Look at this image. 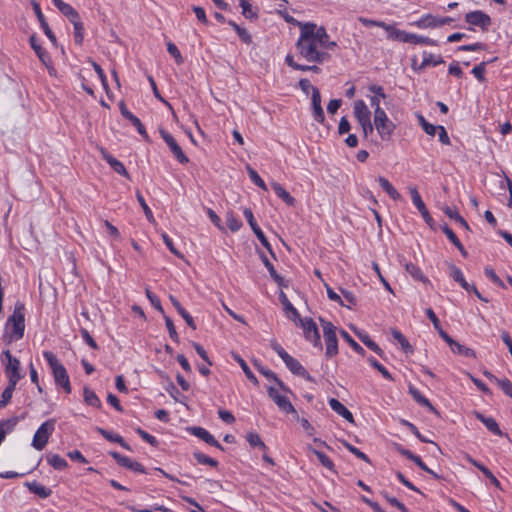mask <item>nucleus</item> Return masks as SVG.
Listing matches in <instances>:
<instances>
[{
    "label": "nucleus",
    "instance_id": "56",
    "mask_svg": "<svg viewBox=\"0 0 512 512\" xmlns=\"http://www.w3.org/2000/svg\"><path fill=\"white\" fill-rule=\"evenodd\" d=\"M136 433L144 440L146 441L147 443H149L151 446L153 447H157L159 442L158 440L151 434H149L148 432H146L145 430H143L142 428L138 427L136 429Z\"/></svg>",
    "mask_w": 512,
    "mask_h": 512
},
{
    "label": "nucleus",
    "instance_id": "10",
    "mask_svg": "<svg viewBox=\"0 0 512 512\" xmlns=\"http://www.w3.org/2000/svg\"><path fill=\"white\" fill-rule=\"evenodd\" d=\"M465 21L471 26L479 27L483 32L488 31L492 24L491 17L481 10L466 13Z\"/></svg>",
    "mask_w": 512,
    "mask_h": 512
},
{
    "label": "nucleus",
    "instance_id": "1",
    "mask_svg": "<svg viewBox=\"0 0 512 512\" xmlns=\"http://www.w3.org/2000/svg\"><path fill=\"white\" fill-rule=\"evenodd\" d=\"M295 46L299 55L308 62L323 64L331 58L327 51L319 47V41L313 38L312 31L302 30Z\"/></svg>",
    "mask_w": 512,
    "mask_h": 512
},
{
    "label": "nucleus",
    "instance_id": "53",
    "mask_svg": "<svg viewBox=\"0 0 512 512\" xmlns=\"http://www.w3.org/2000/svg\"><path fill=\"white\" fill-rule=\"evenodd\" d=\"M247 172H248V175L251 179V181L256 185L258 186L259 188H261L262 190L264 191H267V185L265 184V182L262 180V178L259 176V174L253 169L251 168L250 166H247Z\"/></svg>",
    "mask_w": 512,
    "mask_h": 512
},
{
    "label": "nucleus",
    "instance_id": "22",
    "mask_svg": "<svg viewBox=\"0 0 512 512\" xmlns=\"http://www.w3.org/2000/svg\"><path fill=\"white\" fill-rule=\"evenodd\" d=\"M302 30L312 31L313 38L319 42H324L326 41V38H329L326 28L324 26H317V24L314 22H305Z\"/></svg>",
    "mask_w": 512,
    "mask_h": 512
},
{
    "label": "nucleus",
    "instance_id": "24",
    "mask_svg": "<svg viewBox=\"0 0 512 512\" xmlns=\"http://www.w3.org/2000/svg\"><path fill=\"white\" fill-rule=\"evenodd\" d=\"M95 430L101 434L106 440L114 443H118L121 447L126 450H131L130 445L124 440L122 436L116 433H112L104 428L96 427Z\"/></svg>",
    "mask_w": 512,
    "mask_h": 512
},
{
    "label": "nucleus",
    "instance_id": "48",
    "mask_svg": "<svg viewBox=\"0 0 512 512\" xmlns=\"http://www.w3.org/2000/svg\"><path fill=\"white\" fill-rule=\"evenodd\" d=\"M442 63H444L442 56L439 55L438 57H435L431 53L424 52L423 53V61H422L420 68L426 67L428 65L437 66Z\"/></svg>",
    "mask_w": 512,
    "mask_h": 512
},
{
    "label": "nucleus",
    "instance_id": "18",
    "mask_svg": "<svg viewBox=\"0 0 512 512\" xmlns=\"http://www.w3.org/2000/svg\"><path fill=\"white\" fill-rule=\"evenodd\" d=\"M473 414H474L475 418L478 419L479 421H481L490 432H492L493 434H495L497 436H505L508 438V434H504L501 431L498 423L496 422V420L494 418L486 417L478 411H474Z\"/></svg>",
    "mask_w": 512,
    "mask_h": 512
},
{
    "label": "nucleus",
    "instance_id": "26",
    "mask_svg": "<svg viewBox=\"0 0 512 512\" xmlns=\"http://www.w3.org/2000/svg\"><path fill=\"white\" fill-rule=\"evenodd\" d=\"M260 258H261L264 266L267 268L271 278L278 284V286L287 287V284L285 283L284 278L277 273L273 264L269 261L267 256L264 253H261Z\"/></svg>",
    "mask_w": 512,
    "mask_h": 512
},
{
    "label": "nucleus",
    "instance_id": "23",
    "mask_svg": "<svg viewBox=\"0 0 512 512\" xmlns=\"http://www.w3.org/2000/svg\"><path fill=\"white\" fill-rule=\"evenodd\" d=\"M328 403H329L330 408L334 412H336L337 414L342 416L344 419H346L350 423H354L353 414L340 401H338L335 398H330Z\"/></svg>",
    "mask_w": 512,
    "mask_h": 512
},
{
    "label": "nucleus",
    "instance_id": "51",
    "mask_svg": "<svg viewBox=\"0 0 512 512\" xmlns=\"http://www.w3.org/2000/svg\"><path fill=\"white\" fill-rule=\"evenodd\" d=\"M226 224L228 226V228L232 231V232H236L238 231L241 227H242V221L239 220L234 214L233 212H227L226 214Z\"/></svg>",
    "mask_w": 512,
    "mask_h": 512
},
{
    "label": "nucleus",
    "instance_id": "12",
    "mask_svg": "<svg viewBox=\"0 0 512 512\" xmlns=\"http://www.w3.org/2000/svg\"><path fill=\"white\" fill-rule=\"evenodd\" d=\"M160 134L164 142L168 145L174 157L181 163L186 164L189 162L188 157L184 154L181 147L176 142L175 138L166 130L160 129Z\"/></svg>",
    "mask_w": 512,
    "mask_h": 512
},
{
    "label": "nucleus",
    "instance_id": "62",
    "mask_svg": "<svg viewBox=\"0 0 512 512\" xmlns=\"http://www.w3.org/2000/svg\"><path fill=\"white\" fill-rule=\"evenodd\" d=\"M146 296L149 299L151 305L156 310H158L159 312H161L164 315V310H163V307L161 305L159 298L153 292H151L149 289H146Z\"/></svg>",
    "mask_w": 512,
    "mask_h": 512
},
{
    "label": "nucleus",
    "instance_id": "8",
    "mask_svg": "<svg viewBox=\"0 0 512 512\" xmlns=\"http://www.w3.org/2000/svg\"><path fill=\"white\" fill-rule=\"evenodd\" d=\"M447 265H448V268L450 270V276L453 278V280L455 282H457L464 290H466L467 292H472L475 294V296L483 301V302H488L489 300L487 298H485L479 291L478 289L476 288L475 285H471L469 284L462 271L456 266L454 265L453 263H450V262H447Z\"/></svg>",
    "mask_w": 512,
    "mask_h": 512
},
{
    "label": "nucleus",
    "instance_id": "21",
    "mask_svg": "<svg viewBox=\"0 0 512 512\" xmlns=\"http://www.w3.org/2000/svg\"><path fill=\"white\" fill-rule=\"evenodd\" d=\"M354 116L359 124L371 120V112L363 100H356L354 102Z\"/></svg>",
    "mask_w": 512,
    "mask_h": 512
},
{
    "label": "nucleus",
    "instance_id": "43",
    "mask_svg": "<svg viewBox=\"0 0 512 512\" xmlns=\"http://www.w3.org/2000/svg\"><path fill=\"white\" fill-rule=\"evenodd\" d=\"M310 451L317 457V459L319 460V462L327 469L331 470V471H335L334 468V463L333 461L326 455L324 454L323 452L319 451V450H316L314 448H309Z\"/></svg>",
    "mask_w": 512,
    "mask_h": 512
},
{
    "label": "nucleus",
    "instance_id": "58",
    "mask_svg": "<svg viewBox=\"0 0 512 512\" xmlns=\"http://www.w3.org/2000/svg\"><path fill=\"white\" fill-rule=\"evenodd\" d=\"M164 316V319H165V324H166V327H167V330L169 332V336L170 338L178 343L179 342V336H178V333L175 329V326H174V323L172 321V319L166 315H163Z\"/></svg>",
    "mask_w": 512,
    "mask_h": 512
},
{
    "label": "nucleus",
    "instance_id": "49",
    "mask_svg": "<svg viewBox=\"0 0 512 512\" xmlns=\"http://www.w3.org/2000/svg\"><path fill=\"white\" fill-rule=\"evenodd\" d=\"M340 334L341 336L343 337V339L351 346V348L358 354L360 355H364L365 354V350L363 349L362 346H360L351 336L348 332H346L345 330H341L340 331Z\"/></svg>",
    "mask_w": 512,
    "mask_h": 512
},
{
    "label": "nucleus",
    "instance_id": "63",
    "mask_svg": "<svg viewBox=\"0 0 512 512\" xmlns=\"http://www.w3.org/2000/svg\"><path fill=\"white\" fill-rule=\"evenodd\" d=\"M80 334L83 338V340L85 341V343L91 347L92 349L94 350H97L99 347H98V344L96 343V341L92 338V336L90 335V333L88 332V330L86 328H80Z\"/></svg>",
    "mask_w": 512,
    "mask_h": 512
},
{
    "label": "nucleus",
    "instance_id": "15",
    "mask_svg": "<svg viewBox=\"0 0 512 512\" xmlns=\"http://www.w3.org/2000/svg\"><path fill=\"white\" fill-rule=\"evenodd\" d=\"M188 430L190 431V433L192 435L200 438L207 444H209L213 447H216L222 451L224 450V447L206 429H204L202 427L194 426V427H190Z\"/></svg>",
    "mask_w": 512,
    "mask_h": 512
},
{
    "label": "nucleus",
    "instance_id": "57",
    "mask_svg": "<svg viewBox=\"0 0 512 512\" xmlns=\"http://www.w3.org/2000/svg\"><path fill=\"white\" fill-rule=\"evenodd\" d=\"M167 51L170 55H172L175 59V62L180 65L184 62V59L179 51V49L177 48V46L172 43V42H168L167 44Z\"/></svg>",
    "mask_w": 512,
    "mask_h": 512
},
{
    "label": "nucleus",
    "instance_id": "5",
    "mask_svg": "<svg viewBox=\"0 0 512 512\" xmlns=\"http://www.w3.org/2000/svg\"><path fill=\"white\" fill-rule=\"evenodd\" d=\"M319 321L323 328V337L326 344L325 355L327 358H331L338 354V340L336 335V327L329 321H326L322 317Z\"/></svg>",
    "mask_w": 512,
    "mask_h": 512
},
{
    "label": "nucleus",
    "instance_id": "47",
    "mask_svg": "<svg viewBox=\"0 0 512 512\" xmlns=\"http://www.w3.org/2000/svg\"><path fill=\"white\" fill-rule=\"evenodd\" d=\"M402 424L405 425L421 442L423 443H432L436 446L438 450H440V447L438 444L434 443L433 441L427 439L424 437L418 430V428L411 422L407 420H402Z\"/></svg>",
    "mask_w": 512,
    "mask_h": 512
},
{
    "label": "nucleus",
    "instance_id": "38",
    "mask_svg": "<svg viewBox=\"0 0 512 512\" xmlns=\"http://www.w3.org/2000/svg\"><path fill=\"white\" fill-rule=\"evenodd\" d=\"M47 462L56 470H63L68 467L67 461L58 454H48Z\"/></svg>",
    "mask_w": 512,
    "mask_h": 512
},
{
    "label": "nucleus",
    "instance_id": "31",
    "mask_svg": "<svg viewBox=\"0 0 512 512\" xmlns=\"http://www.w3.org/2000/svg\"><path fill=\"white\" fill-rule=\"evenodd\" d=\"M271 187L276 195L281 198L288 206H294L295 198L292 197L279 183L271 182Z\"/></svg>",
    "mask_w": 512,
    "mask_h": 512
},
{
    "label": "nucleus",
    "instance_id": "11",
    "mask_svg": "<svg viewBox=\"0 0 512 512\" xmlns=\"http://www.w3.org/2000/svg\"><path fill=\"white\" fill-rule=\"evenodd\" d=\"M267 394L282 412L293 415L297 413L291 401L286 396L281 395L275 387H267Z\"/></svg>",
    "mask_w": 512,
    "mask_h": 512
},
{
    "label": "nucleus",
    "instance_id": "14",
    "mask_svg": "<svg viewBox=\"0 0 512 512\" xmlns=\"http://www.w3.org/2000/svg\"><path fill=\"white\" fill-rule=\"evenodd\" d=\"M283 362L294 375L300 376L306 379L309 382L315 383V379L307 372V370L302 366V364L291 355L287 356Z\"/></svg>",
    "mask_w": 512,
    "mask_h": 512
},
{
    "label": "nucleus",
    "instance_id": "16",
    "mask_svg": "<svg viewBox=\"0 0 512 512\" xmlns=\"http://www.w3.org/2000/svg\"><path fill=\"white\" fill-rule=\"evenodd\" d=\"M374 126L383 141H389L396 129V125L389 118L375 123Z\"/></svg>",
    "mask_w": 512,
    "mask_h": 512
},
{
    "label": "nucleus",
    "instance_id": "59",
    "mask_svg": "<svg viewBox=\"0 0 512 512\" xmlns=\"http://www.w3.org/2000/svg\"><path fill=\"white\" fill-rule=\"evenodd\" d=\"M278 14L285 20V22L289 23V24H292L294 26H297L299 27L300 29V32L302 31V27L303 25H305V22H300L298 21L297 19H295L294 17H292L291 15H289L286 10L282 11L281 9H279L278 11Z\"/></svg>",
    "mask_w": 512,
    "mask_h": 512
},
{
    "label": "nucleus",
    "instance_id": "42",
    "mask_svg": "<svg viewBox=\"0 0 512 512\" xmlns=\"http://www.w3.org/2000/svg\"><path fill=\"white\" fill-rule=\"evenodd\" d=\"M234 359L238 362V364L240 365V367L242 368L245 376L254 384V385H258L259 382H258V379L256 378V376L253 374V372L251 371V369L249 368V366L247 365V363L245 362V360L243 358H241L239 355H234Z\"/></svg>",
    "mask_w": 512,
    "mask_h": 512
},
{
    "label": "nucleus",
    "instance_id": "41",
    "mask_svg": "<svg viewBox=\"0 0 512 512\" xmlns=\"http://www.w3.org/2000/svg\"><path fill=\"white\" fill-rule=\"evenodd\" d=\"M443 212L447 217L455 220L465 229H467V230L469 229V225H468L467 221L458 213V211L456 209H453L449 206H445L443 208Z\"/></svg>",
    "mask_w": 512,
    "mask_h": 512
},
{
    "label": "nucleus",
    "instance_id": "36",
    "mask_svg": "<svg viewBox=\"0 0 512 512\" xmlns=\"http://www.w3.org/2000/svg\"><path fill=\"white\" fill-rule=\"evenodd\" d=\"M415 24L422 29L439 27L438 17L432 14L422 16Z\"/></svg>",
    "mask_w": 512,
    "mask_h": 512
},
{
    "label": "nucleus",
    "instance_id": "13",
    "mask_svg": "<svg viewBox=\"0 0 512 512\" xmlns=\"http://www.w3.org/2000/svg\"><path fill=\"white\" fill-rule=\"evenodd\" d=\"M409 192L411 195V199L413 204L416 206L418 211L420 212L421 216L423 217L424 221L427 225L430 226V228H434V220L431 217L425 203L423 202L418 190L416 187H410Z\"/></svg>",
    "mask_w": 512,
    "mask_h": 512
},
{
    "label": "nucleus",
    "instance_id": "60",
    "mask_svg": "<svg viewBox=\"0 0 512 512\" xmlns=\"http://www.w3.org/2000/svg\"><path fill=\"white\" fill-rule=\"evenodd\" d=\"M52 2L65 17L68 14H72L74 10L70 4L65 3L63 0H52Z\"/></svg>",
    "mask_w": 512,
    "mask_h": 512
},
{
    "label": "nucleus",
    "instance_id": "27",
    "mask_svg": "<svg viewBox=\"0 0 512 512\" xmlns=\"http://www.w3.org/2000/svg\"><path fill=\"white\" fill-rule=\"evenodd\" d=\"M25 486L31 493L38 495L42 499H46L52 494V490L50 488L45 487L37 481L26 482Z\"/></svg>",
    "mask_w": 512,
    "mask_h": 512
},
{
    "label": "nucleus",
    "instance_id": "17",
    "mask_svg": "<svg viewBox=\"0 0 512 512\" xmlns=\"http://www.w3.org/2000/svg\"><path fill=\"white\" fill-rule=\"evenodd\" d=\"M254 364L257 370L268 380H273L282 392L293 394L292 390L288 386H286L284 382L281 379H279V377L272 370L265 368L264 366L258 364L257 362H255Z\"/></svg>",
    "mask_w": 512,
    "mask_h": 512
},
{
    "label": "nucleus",
    "instance_id": "3",
    "mask_svg": "<svg viewBox=\"0 0 512 512\" xmlns=\"http://www.w3.org/2000/svg\"><path fill=\"white\" fill-rule=\"evenodd\" d=\"M43 356L52 370L56 385L61 386L66 393H71L69 375L63 364L50 351H44Z\"/></svg>",
    "mask_w": 512,
    "mask_h": 512
},
{
    "label": "nucleus",
    "instance_id": "39",
    "mask_svg": "<svg viewBox=\"0 0 512 512\" xmlns=\"http://www.w3.org/2000/svg\"><path fill=\"white\" fill-rule=\"evenodd\" d=\"M450 348H451L452 352L455 354H459V355H462L465 357L476 358V352L472 348L461 345L456 340L450 346Z\"/></svg>",
    "mask_w": 512,
    "mask_h": 512
},
{
    "label": "nucleus",
    "instance_id": "6",
    "mask_svg": "<svg viewBox=\"0 0 512 512\" xmlns=\"http://www.w3.org/2000/svg\"><path fill=\"white\" fill-rule=\"evenodd\" d=\"M387 37L391 40H396L403 43L422 44L429 46L438 45V42L434 39L421 35H416L413 33H408L404 30H400L397 28H395V30L392 31V34L387 35Z\"/></svg>",
    "mask_w": 512,
    "mask_h": 512
},
{
    "label": "nucleus",
    "instance_id": "54",
    "mask_svg": "<svg viewBox=\"0 0 512 512\" xmlns=\"http://www.w3.org/2000/svg\"><path fill=\"white\" fill-rule=\"evenodd\" d=\"M381 495L385 498V500L392 506L398 508L401 512H409L407 507L400 502L396 497L390 496L387 492H381Z\"/></svg>",
    "mask_w": 512,
    "mask_h": 512
},
{
    "label": "nucleus",
    "instance_id": "4",
    "mask_svg": "<svg viewBox=\"0 0 512 512\" xmlns=\"http://www.w3.org/2000/svg\"><path fill=\"white\" fill-rule=\"evenodd\" d=\"M55 425L56 419L54 418L48 419L45 422H43L36 430L33 436L31 443L32 447L39 451L43 450L46 447L50 436L53 434L55 430Z\"/></svg>",
    "mask_w": 512,
    "mask_h": 512
},
{
    "label": "nucleus",
    "instance_id": "34",
    "mask_svg": "<svg viewBox=\"0 0 512 512\" xmlns=\"http://www.w3.org/2000/svg\"><path fill=\"white\" fill-rule=\"evenodd\" d=\"M391 335L393 336V338L400 344L402 350L406 353V354H412L414 352V349L413 347L411 346V344L408 342V340L406 339V337L397 329H392L391 330Z\"/></svg>",
    "mask_w": 512,
    "mask_h": 512
},
{
    "label": "nucleus",
    "instance_id": "28",
    "mask_svg": "<svg viewBox=\"0 0 512 512\" xmlns=\"http://www.w3.org/2000/svg\"><path fill=\"white\" fill-rule=\"evenodd\" d=\"M31 48L34 50L36 55L38 56L39 60L47 65L48 62H50V56L49 54L41 47L40 44L37 42V38L35 34H32L29 39Z\"/></svg>",
    "mask_w": 512,
    "mask_h": 512
},
{
    "label": "nucleus",
    "instance_id": "61",
    "mask_svg": "<svg viewBox=\"0 0 512 512\" xmlns=\"http://www.w3.org/2000/svg\"><path fill=\"white\" fill-rule=\"evenodd\" d=\"M74 27V42L77 45H82L84 39V25L83 23H75Z\"/></svg>",
    "mask_w": 512,
    "mask_h": 512
},
{
    "label": "nucleus",
    "instance_id": "9",
    "mask_svg": "<svg viewBox=\"0 0 512 512\" xmlns=\"http://www.w3.org/2000/svg\"><path fill=\"white\" fill-rule=\"evenodd\" d=\"M243 214H244L248 224L250 225L252 231L256 235L257 239L268 250V252L271 254V256L275 258V253H274L269 241L267 240L265 234L263 233L261 228L258 226V224L254 218L252 210L250 208H245L243 210Z\"/></svg>",
    "mask_w": 512,
    "mask_h": 512
},
{
    "label": "nucleus",
    "instance_id": "37",
    "mask_svg": "<svg viewBox=\"0 0 512 512\" xmlns=\"http://www.w3.org/2000/svg\"><path fill=\"white\" fill-rule=\"evenodd\" d=\"M83 397L84 401L87 405L100 408L101 407V401L98 398V396L95 394L93 390H91L89 387H84L83 389Z\"/></svg>",
    "mask_w": 512,
    "mask_h": 512
},
{
    "label": "nucleus",
    "instance_id": "50",
    "mask_svg": "<svg viewBox=\"0 0 512 512\" xmlns=\"http://www.w3.org/2000/svg\"><path fill=\"white\" fill-rule=\"evenodd\" d=\"M136 198H137V201L139 202L140 206L142 207L147 220L149 222L153 223L155 221L153 213H152L151 209L149 208V206L147 205L143 195L141 194V192L139 190L136 192Z\"/></svg>",
    "mask_w": 512,
    "mask_h": 512
},
{
    "label": "nucleus",
    "instance_id": "45",
    "mask_svg": "<svg viewBox=\"0 0 512 512\" xmlns=\"http://www.w3.org/2000/svg\"><path fill=\"white\" fill-rule=\"evenodd\" d=\"M193 457L196 459V461L199 464H202V465H209L211 467H217L219 465L217 460L205 455L204 453H202L200 451H195L193 453Z\"/></svg>",
    "mask_w": 512,
    "mask_h": 512
},
{
    "label": "nucleus",
    "instance_id": "44",
    "mask_svg": "<svg viewBox=\"0 0 512 512\" xmlns=\"http://www.w3.org/2000/svg\"><path fill=\"white\" fill-rule=\"evenodd\" d=\"M16 385V383L8 382L7 387L4 389L1 395L0 409L4 408L11 401Z\"/></svg>",
    "mask_w": 512,
    "mask_h": 512
},
{
    "label": "nucleus",
    "instance_id": "32",
    "mask_svg": "<svg viewBox=\"0 0 512 512\" xmlns=\"http://www.w3.org/2000/svg\"><path fill=\"white\" fill-rule=\"evenodd\" d=\"M239 5L242 8V15L249 20L258 19V8H253L249 0H239Z\"/></svg>",
    "mask_w": 512,
    "mask_h": 512
},
{
    "label": "nucleus",
    "instance_id": "20",
    "mask_svg": "<svg viewBox=\"0 0 512 512\" xmlns=\"http://www.w3.org/2000/svg\"><path fill=\"white\" fill-rule=\"evenodd\" d=\"M5 374L9 382L18 383L22 378L20 374V361L15 358L5 364Z\"/></svg>",
    "mask_w": 512,
    "mask_h": 512
},
{
    "label": "nucleus",
    "instance_id": "52",
    "mask_svg": "<svg viewBox=\"0 0 512 512\" xmlns=\"http://www.w3.org/2000/svg\"><path fill=\"white\" fill-rule=\"evenodd\" d=\"M368 362L370 363V365L373 368L378 370L385 379L390 380V381L394 380L391 373L381 363H379L374 357H369Z\"/></svg>",
    "mask_w": 512,
    "mask_h": 512
},
{
    "label": "nucleus",
    "instance_id": "55",
    "mask_svg": "<svg viewBox=\"0 0 512 512\" xmlns=\"http://www.w3.org/2000/svg\"><path fill=\"white\" fill-rule=\"evenodd\" d=\"M343 445L346 447V449L351 452L353 455H355L357 458L367 462V463H370V459L369 457L363 453L362 451H360L358 448L354 447L353 445H351L349 442L347 441H343Z\"/></svg>",
    "mask_w": 512,
    "mask_h": 512
},
{
    "label": "nucleus",
    "instance_id": "7",
    "mask_svg": "<svg viewBox=\"0 0 512 512\" xmlns=\"http://www.w3.org/2000/svg\"><path fill=\"white\" fill-rule=\"evenodd\" d=\"M298 325L303 329L305 339L311 342L314 347L322 349L320 333L315 321L310 317L299 318Z\"/></svg>",
    "mask_w": 512,
    "mask_h": 512
},
{
    "label": "nucleus",
    "instance_id": "30",
    "mask_svg": "<svg viewBox=\"0 0 512 512\" xmlns=\"http://www.w3.org/2000/svg\"><path fill=\"white\" fill-rule=\"evenodd\" d=\"M17 423V417L0 421V444L5 440L6 435L14 430Z\"/></svg>",
    "mask_w": 512,
    "mask_h": 512
},
{
    "label": "nucleus",
    "instance_id": "46",
    "mask_svg": "<svg viewBox=\"0 0 512 512\" xmlns=\"http://www.w3.org/2000/svg\"><path fill=\"white\" fill-rule=\"evenodd\" d=\"M497 60V57H494L492 58L491 60L487 61V62H481L479 65H476L473 69H472V74L480 81V82H484L485 81V68H486V65L488 63H493Z\"/></svg>",
    "mask_w": 512,
    "mask_h": 512
},
{
    "label": "nucleus",
    "instance_id": "33",
    "mask_svg": "<svg viewBox=\"0 0 512 512\" xmlns=\"http://www.w3.org/2000/svg\"><path fill=\"white\" fill-rule=\"evenodd\" d=\"M356 335L363 342V344H365L369 349H371L373 352H375L380 357L383 356V354H384L383 350L379 347V345L375 341H373L369 337L368 334L356 331Z\"/></svg>",
    "mask_w": 512,
    "mask_h": 512
},
{
    "label": "nucleus",
    "instance_id": "35",
    "mask_svg": "<svg viewBox=\"0 0 512 512\" xmlns=\"http://www.w3.org/2000/svg\"><path fill=\"white\" fill-rule=\"evenodd\" d=\"M358 20L366 27L377 26L383 28L388 33V35L392 34V31L395 30V27L393 25L387 24L383 21L372 20L364 17H359Z\"/></svg>",
    "mask_w": 512,
    "mask_h": 512
},
{
    "label": "nucleus",
    "instance_id": "25",
    "mask_svg": "<svg viewBox=\"0 0 512 512\" xmlns=\"http://www.w3.org/2000/svg\"><path fill=\"white\" fill-rule=\"evenodd\" d=\"M169 299L172 303V305L175 307L177 312L181 315V317L185 320L186 324L192 328L193 330H196V324L194 322L193 317L182 307L180 302L174 297L173 295L169 296Z\"/></svg>",
    "mask_w": 512,
    "mask_h": 512
},
{
    "label": "nucleus",
    "instance_id": "64",
    "mask_svg": "<svg viewBox=\"0 0 512 512\" xmlns=\"http://www.w3.org/2000/svg\"><path fill=\"white\" fill-rule=\"evenodd\" d=\"M498 386L507 396L512 398V382L509 379H501V381H498Z\"/></svg>",
    "mask_w": 512,
    "mask_h": 512
},
{
    "label": "nucleus",
    "instance_id": "19",
    "mask_svg": "<svg viewBox=\"0 0 512 512\" xmlns=\"http://www.w3.org/2000/svg\"><path fill=\"white\" fill-rule=\"evenodd\" d=\"M101 154L103 159L107 161V163L111 166V168L118 174L130 179V175L126 170L125 166L122 162L114 158L111 154H109L104 148H101Z\"/></svg>",
    "mask_w": 512,
    "mask_h": 512
},
{
    "label": "nucleus",
    "instance_id": "40",
    "mask_svg": "<svg viewBox=\"0 0 512 512\" xmlns=\"http://www.w3.org/2000/svg\"><path fill=\"white\" fill-rule=\"evenodd\" d=\"M246 440L249 443V445L253 448L258 447L259 449H261L263 451L267 450L266 444L262 441L260 435L257 432H254V431L248 432L246 435Z\"/></svg>",
    "mask_w": 512,
    "mask_h": 512
},
{
    "label": "nucleus",
    "instance_id": "2",
    "mask_svg": "<svg viewBox=\"0 0 512 512\" xmlns=\"http://www.w3.org/2000/svg\"><path fill=\"white\" fill-rule=\"evenodd\" d=\"M25 330V306L22 302H16L13 314L6 322L2 340L6 345L23 338Z\"/></svg>",
    "mask_w": 512,
    "mask_h": 512
},
{
    "label": "nucleus",
    "instance_id": "29",
    "mask_svg": "<svg viewBox=\"0 0 512 512\" xmlns=\"http://www.w3.org/2000/svg\"><path fill=\"white\" fill-rule=\"evenodd\" d=\"M404 268L415 281H420L424 284L430 282L417 265L413 263H405Z\"/></svg>",
    "mask_w": 512,
    "mask_h": 512
}]
</instances>
